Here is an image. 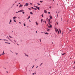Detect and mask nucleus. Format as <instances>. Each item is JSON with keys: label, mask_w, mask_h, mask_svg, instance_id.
Returning a JSON list of instances; mask_svg holds the SVG:
<instances>
[{"label": "nucleus", "mask_w": 75, "mask_h": 75, "mask_svg": "<svg viewBox=\"0 0 75 75\" xmlns=\"http://www.w3.org/2000/svg\"><path fill=\"white\" fill-rule=\"evenodd\" d=\"M2 54H2V55H4V54H5V53H4V50H3V53H2Z\"/></svg>", "instance_id": "obj_10"}, {"label": "nucleus", "mask_w": 75, "mask_h": 75, "mask_svg": "<svg viewBox=\"0 0 75 75\" xmlns=\"http://www.w3.org/2000/svg\"><path fill=\"white\" fill-rule=\"evenodd\" d=\"M45 24H46V23H47V21H45Z\"/></svg>", "instance_id": "obj_36"}, {"label": "nucleus", "mask_w": 75, "mask_h": 75, "mask_svg": "<svg viewBox=\"0 0 75 75\" xmlns=\"http://www.w3.org/2000/svg\"><path fill=\"white\" fill-rule=\"evenodd\" d=\"M22 13H23V14H25V13L24 12H23V11L22 12Z\"/></svg>", "instance_id": "obj_21"}, {"label": "nucleus", "mask_w": 75, "mask_h": 75, "mask_svg": "<svg viewBox=\"0 0 75 75\" xmlns=\"http://www.w3.org/2000/svg\"><path fill=\"white\" fill-rule=\"evenodd\" d=\"M44 11L45 13L46 14H47V13H48L47 12V10H44Z\"/></svg>", "instance_id": "obj_2"}, {"label": "nucleus", "mask_w": 75, "mask_h": 75, "mask_svg": "<svg viewBox=\"0 0 75 75\" xmlns=\"http://www.w3.org/2000/svg\"><path fill=\"white\" fill-rule=\"evenodd\" d=\"M14 22H15V23H16V21H15V20H14Z\"/></svg>", "instance_id": "obj_38"}, {"label": "nucleus", "mask_w": 75, "mask_h": 75, "mask_svg": "<svg viewBox=\"0 0 75 75\" xmlns=\"http://www.w3.org/2000/svg\"><path fill=\"white\" fill-rule=\"evenodd\" d=\"M16 53V55H18V53Z\"/></svg>", "instance_id": "obj_28"}, {"label": "nucleus", "mask_w": 75, "mask_h": 75, "mask_svg": "<svg viewBox=\"0 0 75 75\" xmlns=\"http://www.w3.org/2000/svg\"><path fill=\"white\" fill-rule=\"evenodd\" d=\"M14 41H15V42H16V41L15 40H14Z\"/></svg>", "instance_id": "obj_42"}, {"label": "nucleus", "mask_w": 75, "mask_h": 75, "mask_svg": "<svg viewBox=\"0 0 75 75\" xmlns=\"http://www.w3.org/2000/svg\"><path fill=\"white\" fill-rule=\"evenodd\" d=\"M17 7H18V5H17Z\"/></svg>", "instance_id": "obj_57"}, {"label": "nucleus", "mask_w": 75, "mask_h": 75, "mask_svg": "<svg viewBox=\"0 0 75 75\" xmlns=\"http://www.w3.org/2000/svg\"><path fill=\"white\" fill-rule=\"evenodd\" d=\"M55 30L56 33H57V32H58V29H55Z\"/></svg>", "instance_id": "obj_6"}, {"label": "nucleus", "mask_w": 75, "mask_h": 75, "mask_svg": "<svg viewBox=\"0 0 75 75\" xmlns=\"http://www.w3.org/2000/svg\"><path fill=\"white\" fill-rule=\"evenodd\" d=\"M1 55H2V54H1L0 55V56H1Z\"/></svg>", "instance_id": "obj_62"}, {"label": "nucleus", "mask_w": 75, "mask_h": 75, "mask_svg": "<svg viewBox=\"0 0 75 75\" xmlns=\"http://www.w3.org/2000/svg\"><path fill=\"white\" fill-rule=\"evenodd\" d=\"M48 14H51V13L50 12H48Z\"/></svg>", "instance_id": "obj_33"}, {"label": "nucleus", "mask_w": 75, "mask_h": 75, "mask_svg": "<svg viewBox=\"0 0 75 75\" xmlns=\"http://www.w3.org/2000/svg\"><path fill=\"white\" fill-rule=\"evenodd\" d=\"M25 56L26 57H28V55L27 54H25Z\"/></svg>", "instance_id": "obj_7"}, {"label": "nucleus", "mask_w": 75, "mask_h": 75, "mask_svg": "<svg viewBox=\"0 0 75 75\" xmlns=\"http://www.w3.org/2000/svg\"><path fill=\"white\" fill-rule=\"evenodd\" d=\"M48 23H50V19L49 20H48Z\"/></svg>", "instance_id": "obj_12"}, {"label": "nucleus", "mask_w": 75, "mask_h": 75, "mask_svg": "<svg viewBox=\"0 0 75 75\" xmlns=\"http://www.w3.org/2000/svg\"><path fill=\"white\" fill-rule=\"evenodd\" d=\"M57 23V25H58V22H57V21L56 22Z\"/></svg>", "instance_id": "obj_39"}, {"label": "nucleus", "mask_w": 75, "mask_h": 75, "mask_svg": "<svg viewBox=\"0 0 75 75\" xmlns=\"http://www.w3.org/2000/svg\"><path fill=\"white\" fill-rule=\"evenodd\" d=\"M28 9L29 10H31V8H28Z\"/></svg>", "instance_id": "obj_45"}, {"label": "nucleus", "mask_w": 75, "mask_h": 75, "mask_svg": "<svg viewBox=\"0 0 75 75\" xmlns=\"http://www.w3.org/2000/svg\"><path fill=\"white\" fill-rule=\"evenodd\" d=\"M42 17H43V14H42Z\"/></svg>", "instance_id": "obj_30"}, {"label": "nucleus", "mask_w": 75, "mask_h": 75, "mask_svg": "<svg viewBox=\"0 0 75 75\" xmlns=\"http://www.w3.org/2000/svg\"><path fill=\"white\" fill-rule=\"evenodd\" d=\"M40 3H42V1H40Z\"/></svg>", "instance_id": "obj_25"}, {"label": "nucleus", "mask_w": 75, "mask_h": 75, "mask_svg": "<svg viewBox=\"0 0 75 75\" xmlns=\"http://www.w3.org/2000/svg\"><path fill=\"white\" fill-rule=\"evenodd\" d=\"M48 28H52V25H49Z\"/></svg>", "instance_id": "obj_4"}, {"label": "nucleus", "mask_w": 75, "mask_h": 75, "mask_svg": "<svg viewBox=\"0 0 75 75\" xmlns=\"http://www.w3.org/2000/svg\"><path fill=\"white\" fill-rule=\"evenodd\" d=\"M30 4H31L32 5V3H30Z\"/></svg>", "instance_id": "obj_44"}, {"label": "nucleus", "mask_w": 75, "mask_h": 75, "mask_svg": "<svg viewBox=\"0 0 75 75\" xmlns=\"http://www.w3.org/2000/svg\"><path fill=\"white\" fill-rule=\"evenodd\" d=\"M38 66H37V67H36V68H38Z\"/></svg>", "instance_id": "obj_52"}, {"label": "nucleus", "mask_w": 75, "mask_h": 75, "mask_svg": "<svg viewBox=\"0 0 75 75\" xmlns=\"http://www.w3.org/2000/svg\"><path fill=\"white\" fill-rule=\"evenodd\" d=\"M36 24V25H38V23H37V22H35Z\"/></svg>", "instance_id": "obj_19"}, {"label": "nucleus", "mask_w": 75, "mask_h": 75, "mask_svg": "<svg viewBox=\"0 0 75 75\" xmlns=\"http://www.w3.org/2000/svg\"><path fill=\"white\" fill-rule=\"evenodd\" d=\"M40 41H41V39H40Z\"/></svg>", "instance_id": "obj_55"}, {"label": "nucleus", "mask_w": 75, "mask_h": 75, "mask_svg": "<svg viewBox=\"0 0 75 75\" xmlns=\"http://www.w3.org/2000/svg\"><path fill=\"white\" fill-rule=\"evenodd\" d=\"M33 75H34V73H33Z\"/></svg>", "instance_id": "obj_51"}, {"label": "nucleus", "mask_w": 75, "mask_h": 75, "mask_svg": "<svg viewBox=\"0 0 75 75\" xmlns=\"http://www.w3.org/2000/svg\"><path fill=\"white\" fill-rule=\"evenodd\" d=\"M58 34H59V31H58Z\"/></svg>", "instance_id": "obj_47"}, {"label": "nucleus", "mask_w": 75, "mask_h": 75, "mask_svg": "<svg viewBox=\"0 0 75 75\" xmlns=\"http://www.w3.org/2000/svg\"><path fill=\"white\" fill-rule=\"evenodd\" d=\"M21 3H20L18 4H21Z\"/></svg>", "instance_id": "obj_53"}, {"label": "nucleus", "mask_w": 75, "mask_h": 75, "mask_svg": "<svg viewBox=\"0 0 75 75\" xmlns=\"http://www.w3.org/2000/svg\"><path fill=\"white\" fill-rule=\"evenodd\" d=\"M5 43L6 44H8V42H5Z\"/></svg>", "instance_id": "obj_34"}, {"label": "nucleus", "mask_w": 75, "mask_h": 75, "mask_svg": "<svg viewBox=\"0 0 75 75\" xmlns=\"http://www.w3.org/2000/svg\"><path fill=\"white\" fill-rule=\"evenodd\" d=\"M8 38V39H10V38Z\"/></svg>", "instance_id": "obj_56"}, {"label": "nucleus", "mask_w": 75, "mask_h": 75, "mask_svg": "<svg viewBox=\"0 0 75 75\" xmlns=\"http://www.w3.org/2000/svg\"><path fill=\"white\" fill-rule=\"evenodd\" d=\"M19 23L20 24H21V22H20Z\"/></svg>", "instance_id": "obj_59"}, {"label": "nucleus", "mask_w": 75, "mask_h": 75, "mask_svg": "<svg viewBox=\"0 0 75 75\" xmlns=\"http://www.w3.org/2000/svg\"><path fill=\"white\" fill-rule=\"evenodd\" d=\"M51 22H50V23L51 24Z\"/></svg>", "instance_id": "obj_60"}, {"label": "nucleus", "mask_w": 75, "mask_h": 75, "mask_svg": "<svg viewBox=\"0 0 75 75\" xmlns=\"http://www.w3.org/2000/svg\"><path fill=\"white\" fill-rule=\"evenodd\" d=\"M45 34H47L48 35V34L47 33H45Z\"/></svg>", "instance_id": "obj_22"}, {"label": "nucleus", "mask_w": 75, "mask_h": 75, "mask_svg": "<svg viewBox=\"0 0 75 75\" xmlns=\"http://www.w3.org/2000/svg\"><path fill=\"white\" fill-rule=\"evenodd\" d=\"M34 67V65H33V67H32V69H33V68Z\"/></svg>", "instance_id": "obj_32"}, {"label": "nucleus", "mask_w": 75, "mask_h": 75, "mask_svg": "<svg viewBox=\"0 0 75 75\" xmlns=\"http://www.w3.org/2000/svg\"><path fill=\"white\" fill-rule=\"evenodd\" d=\"M59 31L60 33H61V30H60V29H59Z\"/></svg>", "instance_id": "obj_18"}, {"label": "nucleus", "mask_w": 75, "mask_h": 75, "mask_svg": "<svg viewBox=\"0 0 75 75\" xmlns=\"http://www.w3.org/2000/svg\"><path fill=\"white\" fill-rule=\"evenodd\" d=\"M11 24V22H9V24Z\"/></svg>", "instance_id": "obj_54"}, {"label": "nucleus", "mask_w": 75, "mask_h": 75, "mask_svg": "<svg viewBox=\"0 0 75 75\" xmlns=\"http://www.w3.org/2000/svg\"><path fill=\"white\" fill-rule=\"evenodd\" d=\"M8 44H10V43H8Z\"/></svg>", "instance_id": "obj_50"}, {"label": "nucleus", "mask_w": 75, "mask_h": 75, "mask_svg": "<svg viewBox=\"0 0 75 75\" xmlns=\"http://www.w3.org/2000/svg\"><path fill=\"white\" fill-rule=\"evenodd\" d=\"M49 8H51V6L49 7Z\"/></svg>", "instance_id": "obj_40"}, {"label": "nucleus", "mask_w": 75, "mask_h": 75, "mask_svg": "<svg viewBox=\"0 0 75 75\" xmlns=\"http://www.w3.org/2000/svg\"><path fill=\"white\" fill-rule=\"evenodd\" d=\"M37 6H36L35 5L34 6V7H36H36Z\"/></svg>", "instance_id": "obj_31"}, {"label": "nucleus", "mask_w": 75, "mask_h": 75, "mask_svg": "<svg viewBox=\"0 0 75 75\" xmlns=\"http://www.w3.org/2000/svg\"><path fill=\"white\" fill-rule=\"evenodd\" d=\"M17 45H18H18H19L17 43Z\"/></svg>", "instance_id": "obj_43"}, {"label": "nucleus", "mask_w": 75, "mask_h": 75, "mask_svg": "<svg viewBox=\"0 0 75 75\" xmlns=\"http://www.w3.org/2000/svg\"><path fill=\"white\" fill-rule=\"evenodd\" d=\"M35 72H36L35 71V73H34V74H36V73H35Z\"/></svg>", "instance_id": "obj_48"}, {"label": "nucleus", "mask_w": 75, "mask_h": 75, "mask_svg": "<svg viewBox=\"0 0 75 75\" xmlns=\"http://www.w3.org/2000/svg\"><path fill=\"white\" fill-rule=\"evenodd\" d=\"M50 30V29H48L47 30V31H49Z\"/></svg>", "instance_id": "obj_14"}, {"label": "nucleus", "mask_w": 75, "mask_h": 75, "mask_svg": "<svg viewBox=\"0 0 75 75\" xmlns=\"http://www.w3.org/2000/svg\"><path fill=\"white\" fill-rule=\"evenodd\" d=\"M23 5H20V6H19V8H20V7H22V6H23Z\"/></svg>", "instance_id": "obj_8"}, {"label": "nucleus", "mask_w": 75, "mask_h": 75, "mask_svg": "<svg viewBox=\"0 0 75 75\" xmlns=\"http://www.w3.org/2000/svg\"><path fill=\"white\" fill-rule=\"evenodd\" d=\"M16 17H14L13 18V19L15 20L16 19Z\"/></svg>", "instance_id": "obj_9"}, {"label": "nucleus", "mask_w": 75, "mask_h": 75, "mask_svg": "<svg viewBox=\"0 0 75 75\" xmlns=\"http://www.w3.org/2000/svg\"><path fill=\"white\" fill-rule=\"evenodd\" d=\"M35 8H33V9L34 10H35Z\"/></svg>", "instance_id": "obj_61"}, {"label": "nucleus", "mask_w": 75, "mask_h": 75, "mask_svg": "<svg viewBox=\"0 0 75 75\" xmlns=\"http://www.w3.org/2000/svg\"><path fill=\"white\" fill-rule=\"evenodd\" d=\"M23 25L24 26H25V23H24Z\"/></svg>", "instance_id": "obj_29"}, {"label": "nucleus", "mask_w": 75, "mask_h": 75, "mask_svg": "<svg viewBox=\"0 0 75 75\" xmlns=\"http://www.w3.org/2000/svg\"><path fill=\"white\" fill-rule=\"evenodd\" d=\"M0 40H2V41H3V40H4V41H6V39H5V40H1V39H0Z\"/></svg>", "instance_id": "obj_11"}, {"label": "nucleus", "mask_w": 75, "mask_h": 75, "mask_svg": "<svg viewBox=\"0 0 75 75\" xmlns=\"http://www.w3.org/2000/svg\"><path fill=\"white\" fill-rule=\"evenodd\" d=\"M35 10H37V8H35Z\"/></svg>", "instance_id": "obj_49"}, {"label": "nucleus", "mask_w": 75, "mask_h": 75, "mask_svg": "<svg viewBox=\"0 0 75 75\" xmlns=\"http://www.w3.org/2000/svg\"><path fill=\"white\" fill-rule=\"evenodd\" d=\"M33 9L34 8H33V7H31Z\"/></svg>", "instance_id": "obj_46"}, {"label": "nucleus", "mask_w": 75, "mask_h": 75, "mask_svg": "<svg viewBox=\"0 0 75 75\" xmlns=\"http://www.w3.org/2000/svg\"><path fill=\"white\" fill-rule=\"evenodd\" d=\"M9 37H10V38H13V37L10 36H9Z\"/></svg>", "instance_id": "obj_17"}, {"label": "nucleus", "mask_w": 75, "mask_h": 75, "mask_svg": "<svg viewBox=\"0 0 75 75\" xmlns=\"http://www.w3.org/2000/svg\"><path fill=\"white\" fill-rule=\"evenodd\" d=\"M42 63H41V64L40 65V66H41V65H42Z\"/></svg>", "instance_id": "obj_41"}, {"label": "nucleus", "mask_w": 75, "mask_h": 75, "mask_svg": "<svg viewBox=\"0 0 75 75\" xmlns=\"http://www.w3.org/2000/svg\"><path fill=\"white\" fill-rule=\"evenodd\" d=\"M23 11H24L23 10H21L18 11V12H16V13H20V12H22Z\"/></svg>", "instance_id": "obj_1"}, {"label": "nucleus", "mask_w": 75, "mask_h": 75, "mask_svg": "<svg viewBox=\"0 0 75 75\" xmlns=\"http://www.w3.org/2000/svg\"><path fill=\"white\" fill-rule=\"evenodd\" d=\"M50 18L52 19V16H51L50 17Z\"/></svg>", "instance_id": "obj_20"}, {"label": "nucleus", "mask_w": 75, "mask_h": 75, "mask_svg": "<svg viewBox=\"0 0 75 75\" xmlns=\"http://www.w3.org/2000/svg\"><path fill=\"white\" fill-rule=\"evenodd\" d=\"M74 69H75V66L74 67Z\"/></svg>", "instance_id": "obj_37"}, {"label": "nucleus", "mask_w": 75, "mask_h": 75, "mask_svg": "<svg viewBox=\"0 0 75 75\" xmlns=\"http://www.w3.org/2000/svg\"><path fill=\"white\" fill-rule=\"evenodd\" d=\"M41 23H42V19L41 20Z\"/></svg>", "instance_id": "obj_23"}, {"label": "nucleus", "mask_w": 75, "mask_h": 75, "mask_svg": "<svg viewBox=\"0 0 75 75\" xmlns=\"http://www.w3.org/2000/svg\"><path fill=\"white\" fill-rule=\"evenodd\" d=\"M75 62H74V64H75Z\"/></svg>", "instance_id": "obj_64"}, {"label": "nucleus", "mask_w": 75, "mask_h": 75, "mask_svg": "<svg viewBox=\"0 0 75 75\" xmlns=\"http://www.w3.org/2000/svg\"><path fill=\"white\" fill-rule=\"evenodd\" d=\"M30 21V22H31V21Z\"/></svg>", "instance_id": "obj_63"}, {"label": "nucleus", "mask_w": 75, "mask_h": 75, "mask_svg": "<svg viewBox=\"0 0 75 75\" xmlns=\"http://www.w3.org/2000/svg\"><path fill=\"white\" fill-rule=\"evenodd\" d=\"M66 54V53H63L62 54V55H65V54Z\"/></svg>", "instance_id": "obj_13"}, {"label": "nucleus", "mask_w": 75, "mask_h": 75, "mask_svg": "<svg viewBox=\"0 0 75 75\" xmlns=\"http://www.w3.org/2000/svg\"><path fill=\"white\" fill-rule=\"evenodd\" d=\"M58 13H59V12H58L57 15V16L58 17Z\"/></svg>", "instance_id": "obj_35"}, {"label": "nucleus", "mask_w": 75, "mask_h": 75, "mask_svg": "<svg viewBox=\"0 0 75 75\" xmlns=\"http://www.w3.org/2000/svg\"><path fill=\"white\" fill-rule=\"evenodd\" d=\"M36 8H37V9H38V10H40V7H38V6H36Z\"/></svg>", "instance_id": "obj_5"}, {"label": "nucleus", "mask_w": 75, "mask_h": 75, "mask_svg": "<svg viewBox=\"0 0 75 75\" xmlns=\"http://www.w3.org/2000/svg\"><path fill=\"white\" fill-rule=\"evenodd\" d=\"M30 14H32V15L33 14V12H30Z\"/></svg>", "instance_id": "obj_16"}, {"label": "nucleus", "mask_w": 75, "mask_h": 75, "mask_svg": "<svg viewBox=\"0 0 75 75\" xmlns=\"http://www.w3.org/2000/svg\"><path fill=\"white\" fill-rule=\"evenodd\" d=\"M29 4L28 3H26L25 4V5H24V6L25 7V6H28Z\"/></svg>", "instance_id": "obj_3"}, {"label": "nucleus", "mask_w": 75, "mask_h": 75, "mask_svg": "<svg viewBox=\"0 0 75 75\" xmlns=\"http://www.w3.org/2000/svg\"><path fill=\"white\" fill-rule=\"evenodd\" d=\"M30 18V16H28V18H27V19L28 20V19H29Z\"/></svg>", "instance_id": "obj_15"}, {"label": "nucleus", "mask_w": 75, "mask_h": 75, "mask_svg": "<svg viewBox=\"0 0 75 75\" xmlns=\"http://www.w3.org/2000/svg\"><path fill=\"white\" fill-rule=\"evenodd\" d=\"M11 19L10 21V22L11 23Z\"/></svg>", "instance_id": "obj_26"}, {"label": "nucleus", "mask_w": 75, "mask_h": 75, "mask_svg": "<svg viewBox=\"0 0 75 75\" xmlns=\"http://www.w3.org/2000/svg\"><path fill=\"white\" fill-rule=\"evenodd\" d=\"M37 4L38 5H40V4H39V3H37Z\"/></svg>", "instance_id": "obj_27"}, {"label": "nucleus", "mask_w": 75, "mask_h": 75, "mask_svg": "<svg viewBox=\"0 0 75 75\" xmlns=\"http://www.w3.org/2000/svg\"><path fill=\"white\" fill-rule=\"evenodd\" d=\"M36 33H37V31H36Z\"/></svg>", "instance_id": "obj_58"}, {"label": "nucleus", "mask_w": 75, "mask_h": 75, "mask_svg": "<svg viewBox=\"0 0 75 75\" xmlns=\"http://www.w3.org/2000/svg\"><path fill=\"white\" fill-rule=\"evenodd\" d=\"M48 23V24H49V25H51V23Z\"/></svg>", "instance_id": "obj_24"}]
</instances>
